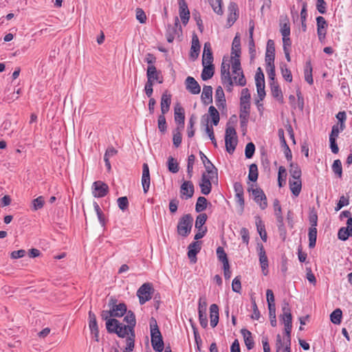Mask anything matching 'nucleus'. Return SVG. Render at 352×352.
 Returning <instances> with one entry per match:
<instances>
[{
    "mask_svg": "<svg viewBox=\"0 0 352 352\" xmlns=\"http://www.w3.org/2000/svg\"><path fill=\"white\" fill-rule=\"evenodd\" d=\"M240 56H232V75L240 76L237 80V76H234L233 80L236 85L243 87L246 85V80L241 67Z\"/></svg>",
    "mask_w": 352,
    "mask_h": 352,
    "instance_id": "obj_1",
    "label": "nucleus"
},
{
    "mask_svg": "<svg viewBox=\"0 0 352 352\" xmlns=\"http://www.w3.org/2000/svg\"><path fill=\"white\" fill-rule=\"evenodd\" d=\"M193 218L190 214L182 216L178 222L177 231L179 235L186 237L191 231L192 227Z\"/></svg>",
    "mask_w": 352,
    "mask_h": 352,
    "instance_id": "obj_2",
    "label": "nucleus"
},
{
    "mask_svg": "<svg viewBox=\"0 0 352 352\" xmlns=\"http://www.w3.org/2000/svg\"><path fill=\"white\" fill-rule=\"evenodd\" d=\"M225 143L226 151L229 153H233L237 145L236 132L234 127L228 126L226 129Z\"/></svg>",
    "mask_w": 352,
    "mask_h": 352,
    "instance_id": "obj_3",
    "label": "nucleus"
},
{
    "mask_svg": "<svg viewBox=\"0 0 352 352\" xmlns=\"http://www.w3.org/2000/svg\"><path fill=\"white\" fill-rule=\"evenodd\" d=\"M151 336L153 349L157 352H162L164 349V342L155 321L154 325L151 324Z\"/></svg>",
    "mask_w": 352,
    "mask_h": 352,
    "instance_id": "obj_4",
    "label": "nucleus"
},
{
    "mask_svg": "<svg viewBox=\"0 0 352 352\" xmlns=\"http://www.w3.org/2000/svg\"><path fill=\"white\" fill-rule=\"evenodd\" d=\"M152 285L149 283H144L137 291L140 305H144L152 298Z\"/></svg>",
    "mask_w": 352,
    "mask_h": 352,
    "instance_id": "obj_5",
    "label": "nucleus"
},
{
    "mask_svg": "<svg viewBox=\"0 0 352 352\" xmlns=\"http://www.w3.org/2000/svg\"><path fill=\"white\" fill-rule=\"evenodd\" d=\"M181 32L182 27L179 23V18L177 16H175L174 20V24L168 25L167 26L166 32V37L167 41L168 43H172L174 41L176 36H179Z\"/></svg>",
    "mask_w": 352,
    "mask_h": 352,
    "instance_id": "obj_6",
    "label": "nucleus"
},
{
    "mask_svg": "<svg viewBox=\"0 0 352 352\" xmlns=\"http://www.w3.org/2000/svg\"><path fill=\"white\" fill-rule=\"evenodd\" d=\"M117 302L116 298L111 297L109 300L108 306L113 317H122L127 311L126 305L123 302L117 304Z\"/></svg>",
    "mask_w": 352,
    "mask_h": 352,
    "instance_id": "obj_7",
    "label": "nucleus"
},
{
    "mask_svg": "<svg viewBox=\"0 0 352 352\" xmlns=\"http://www.w3.org/2000/svg\"><path fill=\"white\" fill-rule=\"evenodd\" d=\"M257 250L262 272L263 275L266 276L268 274V259L262 243H257Z\"/></svg>",
    "mask_w": 352,
    "mask_h": 352,
    "instance_id": "obj_8",
    "label": "nucleus"
},
{
    "mask_svg": "<svg viewBox=\"0 0 352 352\" xmlns=\"http://www.w3.org/2000/svg\"><path fill=\"white\" fill-rule=\"evenodd\" d=\"M92 190L95 197H103L109 192V186L101 181H96L93 183Z\"/></svg>",
    "mask_w": 352,
    "mask_h": 352,
    "instance_id": "obj_9",
    "label": "nucleus"
},
{
    "mask_svg": "<svg viewBox=\"0 0 352 352\" xmlns=\"http://www.w3.org/2000/svg\"><path fill=\"white\" fill-rule=\"evenodd\" d=\"M214 178L217 179V177H212L211 175H206V173L202 174L201 182L199 186L203 195H207L211 192V181Z\"/></svg>",
    "mask_w": 352,
    "mask_h": 352,
    "instance_id": "obj_10",
    "label": "nucleus"
},
{
    "mask_svg": "<svg viewBox=\"0 0 352 352\" xmlns=\"http://www.w3.org/2000/svg\"><path fill=\"white\" fill-rule=\"evenodd\" d=\"M195 191L194 185L190 181H184L180 187L181 197H185L186 199L193 196Z\"/></svg>",
    "mask_w": 352,
    "mask_h": 352,
    "instance_id": "obj_11",
    "label": "nucleus"
},
{
    "mask_svg": "<svg viewBox=\"0 0 352 352\" xmlns=\"http://www.w3.org/2000/svg\"><path fill=\"white\" fill-rule=\"evenodd\" d=\"M317 21V33L318 38L320 41L325 38L327 34V23L323 16H319L316 18Z\"/></svg>",
    "mask_w": 352,
    "mask_h": 352,
    "instance_id": "obj_12",
    "label": "nucleus"
},
{
    "mask_svg": "<svg viewBox=\"0 0 352 352\" xmlns=\"http://www.w3.org/2000/svg\"><path fill=\"white\" fill-rule=\"evenodd\" d=\"M201 160L204 165L206 172L208 175H211L212 177H217V169L212 163L207 158L202 151L199 152Z\"/></svg>",
    "mask_w": 352,
    "mask_h": 352,
    "instance_id": "obj_13",
    "label": "nucleus"
},
{
    "mask_svg": "<svg viewBox=\"0 0 352 352\" xmlns=\"http://www.w3.org/2000/svg\"><path fill=\"white\" fill-rule=\"evenodd\" d=\"M252 194L254 196V201L259 204L261 208L264 210L267 206V198L264 192L260 188L252 190Z\"/></svg>",
    "mask_w": 352,
    "mask_h": 352,
    "instance_id": "obj_14",
    "label": "nucleus"
},
{
    "mask_svg": "<svg viewBox=\"0 0 352 352\" xmlns=\"http://www.w3.org/2000/svg\"><path fill=\"white\" fill-rule=\"evenodd\" d=\"M201 248V243L200 241H195L188 245V256L192 263L197 261V254Z\"/></svg>",
    "mask_w": 352,
    "mask_h": 352,
    "instance_id": "obj_15",
    "label": "nucleus"
},
{
    "mask_svg": "<svg viewBox=\"0 0 352 352\" xmlns=\"http://www.w3.org/2000/svg\"><path fill=\"white\" fill-rule=\"evenodd\" d=\"M186 89L192 94H198L200 93L201 87L196 80L191 76L186 78L185 80Z\"/></svg>",
    "mask_w": 352,
    "mask_h": 352,
    "instance_id": "obj_16",
    "label": "nucleus"
},
{
    "mask_svg": "<svg viewBox=\"0 0 352 352\" xmlns=\"http://www.w3.org/2000/svg\"><path fill=\"white\" fill-rule=\"evenodd\" d=\"M275 58V47L274 43L272 40L270 39L267 43V48L265 53V63L266 65H270V64L274 63Z\"/></svg>",
    "mask_w": 352,
    "mask_h": 352,
    "instance_id": "obj_17",
    "label": "nucleus"
},
{
    "mask_svg": "<svg viewBox=\"0 0 352 352\" xmlns=\"http://www.w3.org/2000/svg\"><path fill=\"white\" fill-rule=\"evenodd\" d=\"M229 14L228 16V26H232L238 18V7L237 5L231 2L228 6Z\"/></svg>",
    "mask_w": 352,
    "mask_h": 352,
    "instance_id": "obj_18",
    "label": "nucleus"
},
{
    "mask_svg": "<svg viewBox=\"0 0 352 352\" xmlns=\"http://www.w3.org/2000/svg\"><path fill=\"white\" fill-rule=\"evenodd\" d=\"M230 63L225 61L223 60V62L221 65V81H226L231 84V76L230 72Z\"/></svg>",
    "mask_w": 352,
    "mask_h": 352,
    "instance_id": "obj_19",
    "label": "nucleus"
},
{
    "mask_svg": "<svg viewBox=\"0 0 352 352\" xmlns=\"http://www.w3.org/2000/svg\"><path fill=\"white\" fill-rule=\"evenodd\" d=\"M171 104V95L168 94L166 91L163 93L161 98V111L162 114H166L170 109Z\"/></svg>",
    "mask_w": 352,
    "mask_h": 352,
    "instance_id": "obj_20",
    "label": "nucleus"
},
{
    "mask_svg": "<svg viewBox=\"0 0 352 352\" xmlns=\"http://www.w3.org/2000/svg\"><path fill=\"white\" fill-rule=\"evenodd\" d=\"M179 6V16L184 25H186L190 18V12L186 2L178 3Z\"/></svg>",
    "mask_w": 352,
    "mask_h": 352,
    "instance_id": "obj_21",
    "label": "nucleus"
},
{
    "mask_svg": "<svg viewBox=\"0 0 352 352\" xmlns=\"http://www.w3.org/2000/svg\"><path fill=\"white\" fill-rule=\"evenodd\" d=\"M210 326L214 328L219 322V307L216 304L210 307Z\"/></svg>",
    "mask_w": 352,
    "mask_h": 352,
    "instance_id": "obj_22",
    "label": "nucleus"
},
{
    "mask_svg": "<svg viewBox=\"0 0 352 352\" xmlns=\"http://www.w3.org/2000/svg\"><path fill=\"white\" fill-rule=\"evenodd\" d=\"M241 333L242 334L245 344L248 350H251L254 347V342L252 336V333L246 329H242L241 330Z\"/></svg>",
    "mask_w": 352,
    "mask_h": 352,
    "instance_id": "obj_23",
    "label": "nucleus"
},
{
    "mask_svg": "<svg viewBox=\"0 0 352 352\" xmlns=\"http://www.w3.org/2000/svg\"><path fill=\"white\" fill-rule=\"evenodd\" d=\"M147 80H151L154 82L155 80L158 81L159 83H162V80L160 79V73L157 71L154 65H149L146 71Z\"/></svg>",
    "mask_w": 352,
    "mask_h": 352,
    "instance_id": "obj_24",
    "label": "nucleus"
},
{
    "mask_svg": "<svg viewBox=\"0 0 352 352\" xmlns=\"http://www.w3.org/2000/svg\"><path fill=\"white\" fill-rule=\"evenodd\" d=\"M289 188L292 192V194L297 197L299 195L301 188H302V182L300 179H290L289 181Z\"/></svg>",
    "mask_w": 352,
    "mask_h": 352,
    "instance_id": "obj_25",
    "label": "nucleus"
},
{
    "mask_svg": "<svg viewBox=\"0 0 352 352\" xmlns=\"http://www.w3.org/2000/svg\"><path fill=\"white\" fill-rule=\"evenodd\" d=\"M201 100L204 104H208L212 101V88L209 85H204L201 94Z\"/></svg>",
    "mask_w": 352,
    "mask_h": 352,
    "instance_id": "obj_26",
    "label": "nucleus"
},
{
    "mask_svg": "<svg viewBox=\"0 0 352 352\" xmlns=\"http://www.w3.org/2000/svg\"><path fill=\"white\" fill-rule=\"evenodd\" d=\"M200 52L199 41L196 34H194L192 39V45L190 48V56L192 59H196Z\"/></svg>",
    "mask_w": 352,
    "mask_h": 352,
    "instance_id": "obj_27",
    "label": "nucleus"
},
{
    "mask_svg": "<svg viewBox=\"0 0 352 352\" xmlns=\"http://www.w3.org/2000/svg\"><path fill=\"white\" fill-rule=\"evenodd\" d=\"M272 95L280 103L283 102V92L276 82H270Z\"/></svg>",
    "mask_w": 352,
    "mask_h": 352,
    "instance_id": "obj_28",
    "label": "nucleus"
},
{
    "mask_svg": "<svg viewBox=\"0 0 352 352\" xmlns=\"http://www.w3.org/2000/svg\"><path fill=\"white\" fill-rule=\"evenodd\" d=\"M175 120L183 128L184 125L185 114L184 109L179 105L175 107Z\"/></svg>",
    "mask_w": 352,
    "mask_h": 352,
    "instance_id": "obj_29",
    "label": "nucleus"
},
{
    "mask_svg": "<svg viewBox=\"0 0 352 352\" xmlns=\"http://www.w3.org/2000/svg\"><path fill=\"white\" fill-rule=\"evenodd\" d=\"M124 320L128 324L126 326L130 328V333L135 332L134 327L136 324L135 316L134 313L129 310L126 311Z\"/></svg>",
    "mask_w": 352,
    "mask_h": 352,
    "instance_id": "obj_30",
    "label": "nucleus"
},
{
    "mask_svg": "<svg viewBox=\"0 0 352 352\" xmlns=\"http://www.w3.org/2000/svg\"><path fill=\"white\" fill-rule=\"evenodd\" d=\"M204 69L202 70L201 76L203 80H207L210 79L214 75V67L213 65H203Z\"/></svg>",
    "mask_w": 352,
    "mask_h": 352,
    "instance_id": "obj_31",
    "label": "nucleus"
},
{
    "mask_svg": "<svg viewBox=\"0 0 352 352\" xmlns=\"http://www.w3.org/2000/svg\"><path fill=\"white\" fill-rule=\"evenodd\" d=\"M232 56H240L241 55V40L238 35H236L232 41Z\"/></svg>",
    "mask_w": 352,
    "mask_h": 352,
    "instance_id": "obj_32",
    "label": "nucleus"
},
{
    "mask_svg": "<svg viewBox=\"0 0 352 352\" xmlns=\"http://www.w3.org/2000/svg\"><path fill=\"white\" fill-rule=\"evenodd\" d=\"M309 247L314 248L316 246L317 239V228L315 227H310L309 228Z\"/></svg>",
    "mask_w": 352,
    "mask_h": 352,
    "instance_id": "obj_33",
    "label": "nucleus"
},
{
    "mask_svg": "<svg viewBox=\"0 0 352 352\" xmlns=\"http://www.w3.org/2000/svg\"><path fill=\"white\" fill-rule=\"evenodd\" d=\"M342 318V311L340 309H336L330 315L331 322L335 324H339Z\"/></svg>",
    "mask_w": 352,
    "mask_h": 352,
    "instance_id": "obj_34",
    "label": "nucleus"
},
{
    "mask_svg": "<svg viewBox=\"0 0 352 352\" xmlns=\"http://www.w3.org/2000/svg\"><path fill=\"white\" fill-rule=\"evenodd\" d=\"M305 79L309 85H312L314 82L312 77V67L310 61L306 63L305 68Z\"/></svg>",
    "mask_w": 352,
    "mask_h": 352,
    "instance_id": "obj_35",
    "label": "nucleus"
},
{
    "mask_svg": "<svg viewBox=\"0 0 352 352\" xmlns=\"http://www.w3.org/2000/svg\"><path fill=\"white\" fill-rule=\"evenodd\" d=\"M120 323V322L115 318L107 320L106 322V327L107 331L109 333H114L116 331L117 328L119 327Z\"/></svg>",
    "mask_w": 352,
    "mask_h": 352,
    "instance_id": "obj_36",
    "label": "nucleus"
},
{
    "mask_svg": "<svg viewBox=\"0 0 352 352\" xmlns=\"http://www.w3.org/2000/svg\"><path fill=\"white\" fill-rule=\"evenodd\" d=\"M256 225L257 231L259 233L261 239L263 241H266V240H267V233H266V231H265V226L263 224V222H262V221L261 220L260 218H258L256 219Z\"/></svg>",
    "mask_w": 352,
    "mask_h": 352,
    "instance_id": "obj_37",
    "label": "nucleus"
},
{
    "mask_svg": "<svg viewBox=\"0 0 352 352\" xmlns=\"http://www.w3.org/2000/svg\"><path fill=\"white\" fill-rule=\"evenodd\" d=\"M44 204H45L44 197L43 196H39L37 198L32 200V205H31V209L33 211H36L39 209H41L43 207Z\"/></svg>",
    "mask_w": 352,
    "mask_h": 352,
    "instance_id": "obj_38",
    "label": "nucleus"
},
{
    "mask_svg": "<svg viewBox=\"0 0 352 352\" xmlns=\"http://www.w3.org/2000/svg\"><path fill=\"white\" fill-rule=\"evenodd\" d=\"M114 333H116L120 338H125L127 335L130 336V328L126 325L120 323L119 327L117 328Z\"/></svg>",
    "mask_w": 352,
    "mask_h": 352,
    "instance_id": "obj_39",
    "label": "nucleus"
},
{
    "mask_svg": "<svg viewBox=\"0 0 352 352\" xmlns=\"http://www.w3.org/2000/svg\"><path fill=\"white\" fill-rule=\"evenodd\" d=\"M289 173L292 179H300L301 177V170L296 164H290Z\"/></svg>",
    "mask_w": 352,
    "mask_h": 352,
    "instance_id": "obj_40",
    "label": "nucleus"
},
{
    "mask_svg": "<svg viewBox=\"0 0 352 352\" xmlns=\"http://www.w3.org/2000/svg\"><path fill=\"white\" fill-rule=\"evenodd\" d=\"M207 204L208 201L204 197H198L195 205L196 212H200L205 210L207 208Z\"/></svg>",
    "mask_w": 352,
    "mask_h": 352,
    "instance_id": "obj_41",
    "label": "nucleus"
},
{
    "mask_svg": "<svg viewBox=\"0 0 352 352\" xmlns=\"http://www.w3.org/2000/svg\"><path fill=\"white\" fill-rule=\"evenodd\" d=\"M208 113L212 118V124L217 126L219 122V113L216 108L213 106H210L208 109Z\"/></svg>",
    "mask_w": 352,
    "mask_h": 352,
    "instance_id": "obj_42",
    "label": "nucleus"
},
{
    "mask_svg": "<svg viewBox=\"0 0 352 352\" xmlns=\"http://www.w3.org/2000/svg\"><path fill=\"white\" fill-rule=\"evenodd\" d=\"M135 332L130 333V336L126 338V346L124 350V351L131 352L135 346Z\"/></svg>",
    "mask_w": 352,
    "mask_h": 352,
    "instance_id": "obj_43",
    "label": "nucleus"
},
{
    "mask_svg": "<svg viewBox=\"0 0 352 352\" xmlns=\"http://www.w3.org/2000/svg\"><path fill=\"white\" fill-rule=\"evenodd\" d=\"M258 168L256 164H252L249 168L248 179L252 182H256L258 179Z\"/></svg>",
    "mask_w": 352,
    "mask_h": 352,
    "instance_id": "obj_44",
    "label": "nucleus"
},
{
    "mask_svg": "<svg viewBox=\"0 0 352 352\" xmlns=\"http://www.w3.org/2000/svg\"><path fill=\"white\" fill-rule=\"evenodd\" d=\"M207 220V215L204 213L200 214L197 217L195 221V228L198 229L199 231L204 229L203 226L205 224Z\"/></svg>",
    "mask_w": 352,
    "mask_h": 352,
    "instance_id": "obj_45",
    "label": "nucleus"
},
{
    "mask_svg": "<svg viewBox=\"0 0 352 352\" xmlns=\"http://www.w3.org/2000/svg\"><path fill=\"white\" fill-rule=\"evenodd\" d=\"M209 2L214 12L219 15L223 14L222 0H209Z\"/></svg>",
    "mask_w": 352,
    "mask_h": 352,
    "instance_id": "obj_46",
    "label": "nucleus"
},
{
    "mask_svg": "<svg viewBox=\"0 0 352 352\" xmlns=\"http://www.w3.org/2000/svg\"><path fill=\"white\" fill-rule=\"evenodd\" d=\"M168 170L173 173H176L179 171V165L176 160L173 157L168 158Z\"/></svg>",
    "mask_w": 352,
    "mask_h": 352,
    "instance_id": "obj_47",
    "label": "nucleus"
},
{
    "mask_svg": "<svg viewBox=\"0 0 352 352\" xmlns=\"http://www.w3.org/2000/svg\"><path fill=\"white\" fill-rule=\"evenodd\" d=\"M217 255L218 259L223 263V265H226L229 263L228 256L226 253L225 252L223 248L222 247H218L217 249Z\"/></svg>",
    "mask_w": 352,
    "mask_h": 352,
    "instance_id": "obj_48",
    "label": "nucleus"
},
{
    "mask_svg": "<svg viewBox=\"0 0 352 352\" xmlns=\"http://www.w3.org/2000/svg\"><path fill=\"white\" fill-rule=\"evenodd\" d=\"M250 98L251 96L248 89H243L240 98V104H250Z\"/></svg>",
    "mask_w": 352,
    "mask_h": 352,
    "instance_id": "obj_49",
    "label": "nucleus"
},
{
    "mask_svg": "<svg viewBox=\"0 0 352 352\" xmlns=\"http://www.w3.org/2000/svg\"><path fill=\"white\" fill-rule=\"evenodd\" d=\"M349 236H352V232L349 229L342 227L338 230V237L342 241H346Z\"/></svg>",
    "mask_w": 352,
    "mask_h": 352,
    "instance_id": "obj_50",
    "label": "nucleus"
},
{
    "mask_svg": "<svg viewBox=\"0 0 352 352\" xmlns=\"http://www.w3.org/2000/svg\"><path fill=\"white\" fill-rule=\"evenodd\" d=\"M280 70H281V74L283 75V77L285 78V80L288 82H292V73H291L290 70L287 67V65L285 64H281Z\"/></svg>",
    "mask_w": 352,
    "mask_h": 352,
    "instance_id": "obj_51",
    "label": "nucleus"
},
{
    "mask_svg": "<svg viewBox=\"0 0 352 352\" xmlns=\"http://www.w3.org/2000/svg\"><path fill=\"white\" fill-rule=\"evenodd\" d=\"M332 170L333 173L337 175L339 177H342V163L340 160H334L332 165Z\"/></svg>",
    "mask_w": 352,
    "mask_h": 352,
    "instance_id": "obj_52",
    "label": "nucleus"
},
{
    "mask_svg": "<svg viewBox=\"0 0 352 352\" xmlns=\"http://www.w3.org/2000/svg\"><path fill=\"white\" fill-rule=\"evenodd\" d=\"M195 160V156L194 155H190L188 157V164H187V173L188 178H191L192 176V170L193 165Z\"/></svg>",
    "mask_w": 352,
    "mask_h": 352,
    "instance_id": "obj_53",
    "label": "nucleus"
},
{
    "mask_svg": "<svg viewBox=\"0 0 352 352\" xmlns=\"http://www.w3.org/2000/svg\"><path fill=\"white\" fill-rule=\"evenodd\" d=\"M255 82H256V86L265 85V77H264V74H263L261 67H258L257 69V71H256V73L255 75Z\"/></svg>",
    "mask_w": 352,
    "mask_h": 352,
    "instance_id": "obj_54",
    "label": "nucleus"
},
{
    "mask_svg": "<svg viewBox=\"0 0 352 352\" xmlns=\"http://www.w3.org/2000/svg\"><path fill=\"white\" fill-rule=\"evenodd\" d=\"M157 124H158V129L159 130L164 133L166 131L167 126H166V118L164 116V114H161L158 117L157 120Z\"/></svg>",
    "mask_w": 352,
    "mask_h": 352,
    "instance_id": "obj_55",
    "label": "nucleus"
},
{
    "mask_svg": "<svg viewBox=\"0 0 352 352\" xmlns=\"http://www.w3.org/2000/svg\"><path fill=\"white\" fill-rule=\"evenodd\" d=\"M250 111V104H240L239 117L249 118Z\"/></svg>",
    "mask_w": 352,
    "mask_h": 352,
    "instance_id": "obj_56",
    "label": "nucleus"
},
{
    "mask_svg": "<svg viewBox=\"0 0 352 352\" xmlns=\"http://www.w3.org/2000/svg\"><path fill=\"white\" fill-rule=\"evenodd\" d=\"M255 151V146L252 142H249L245 146V155L246 158H252Z\"/></svg>",
    "mask_w": 352,
    "mask_h": 352,
    "instance_id": "obj_57",
    "label": "nucleus"
},
{
    "mask_svg": "<svg viewBox=\"0 0 352 352\" xmlns=\"http://www.w3.org/2000/svg\"><path fill=\"white\" fill-rule=\"evenodd\" d=\"M232 289L233 292L236 293H241V278L239 276H236L232 283Z\"/></svg>",
    "mask_w": 352,
    "mask_h": 352,
    "instance_id": "obj_58",
    "label": "nucleus"
},
{
    "mask_svg": "<svg viewBox=\"0 0 352 352\" xmlns=\"http://www.w3.org/2000/svg\"><path fill=\"white\" fill-rule=\"evenodd\" d=\"M266 70H267V72L268 74V77L271 80V82H276L275 81L276 74H275L274 63H272V64H270V65H266Z\"/></svg>",
    "mask_w": 352,
    "mask_h": 352,
    "instance_id": "obj_59",
    "label": "nucleus"
},
{
    "mask_svg": "<svg viewBox=\"0 0 352 352\" xmlns=\"http://www.w3.org/2000/svg\"><path fill=\"white\" fill-rule=\"evenodd\" d=\"M268 309L271 325L272 327H276L277 324L276 318V307L271 305L270 307H268Z\"/></svg>",
    "mask_w": 352,
    "mask_h": 352,
    "instance_id": "obj_60",
    "label": "nucleus"
},
{
    "mask_svg": "<svg viewBox=\"0 0 352 352\" xmlns=\"http://www.w3.org/2000/svg\"><path fill=\"white\" fill-rule=\"evenodd\" d=\"M349 204V198L344 197V195L341 196L339 201L338 202L335 210L339 211L342 207L345 206H348Z\"/></svg>",
    "mask_w": 352,
    "mask_h": 352,
    "instance_id": "obj_61",
    "label": "nucleus"
},
{
    "mask_svg": "<svg viewBox=\"0 0 352 352\" xmlns=\"http://www.w3.org/2000/svg\"><path fill=\"white\" fill-rule=\"evenodd\" d=\"M280 32L283 37H287L290 35V25L289 23H280Z\"/></svg>",
    "mask_w": 352,
    "mask_h": 352,
    "instance_id": "obj_62",
    "label": "nucleus"
},
{
    "mask_svg": "<svg viewBox=\"0 0 352 352\" xmlns=\"http://www.w3.org/2000/svg\"><path fill=\"white\" fill-rule=\"evenodd\" d=\"M117 201H118V207L122 211H124L128 208L129 201H128V199L126 197H119Z\"/></svg>",
    "mask_w": 352,
    "mask_h": 352,
    "instance_id": "obj_63",
    "label": "nucleus"
},
{
    "mask_svg": "<svg viewBox=\"0 0 352 352\" xmlns=\"http://www.w3.org/2000/svg\"><path fill=\"white\" fill-rule=\"evenodd\" d=\"M285 346V340L283 341L279 334L276 336V352H281Z\"/></svg>",
    "mask_w": 352,
    "mask_h": 352,
    "instance_id": "obj_64",
    "label": "nucleus"
}]
</instances>
